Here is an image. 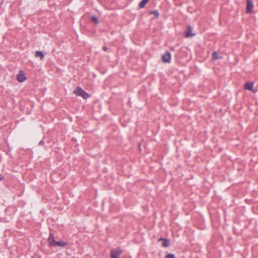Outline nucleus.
Wrapping results in <instances>:
<instances>
[{"instance_id":"1","label":"nucleus","mask_w":258,"mask_h":258,"mask_svg":"<svg viewBox=\"0 0 258 258\" xmlns=\"http://www.w3.org/2000/svg\"><path fill=\"white\" fill-rule=\"evenodd\" d=\"M49 244L51 246H57L58 247H63L68 245V243L66 241H56L54 239V236L52 234H50L48 239Z\"/></svg>"},{"instance_id":"2","label":"nucleus","mask_w":258,"mask_h":258,"mask_svg":"<svg viewBox=\"0 0 258 258\" xmlns=\"http://www.w3.org/2000/svg\"><path fill=\"white\" fill-rule=\"evenodd\" d=\"M74 93L78 96H81L84 99H87L90 96L88 93L80 87L76 88L74 90Z\"/></svg>"},{"instance_id":"3","label":"nucleus","mask_w":258,"mask_h":258,"mask_svg":"<svg viewBox=\"0 0 258 258\" xmlns=\"http://www.w3.org/2000/svg\"><path fill=\"white\" fill-rule=\"evenodd\" d=\"M27 79L24 72L22 70H20L18 74L17 75V80L20 82L22 83Z\"/></svg>"},{"instance_id":"4","label":"nucleus","mask_w":258,"mask_h":258,"mask_svg":"<svg viewBox=\"0 0 258 258\" xmlns=\"http://www.w3.org/2000/svg\"><path fill=\"white\" fill-rule=\"evenodd\" d=\"M162 59L164 62H170L171 61V54L169 52H166L162 55Z\"/></svg>"},{"instance_id":"5","label":"nucleus","mask_w":258,"mask_h":258,"mask_svg":"<svg viewBox=\"0 0 258 258\" xmlns=\"http://www.w3.org/2000/svg\"><path fill=\"white\" fill-rule=\"evenodd\" d=\"M121 253L120 249H115L111 251V256L112 258H119V255Z\"/></svg>"},{"instance_id":"6","label":"nucleus","mask_w":258,"mask_h":258,"mask_svg":"<svg viewBox=\"0 0 258 258\" xmlns=\"http://www.w3.org/2000/svg\"><path fill=\"white\" fill-rule=\"evenodd\" d=\"M253 5L250 0H247L246 10L247 13H251L252 11Z\"/></svg>"},{"instance_id":"7","label":"nucleus","mask_w":258,"mask_h":258,"mask_svg":"<svg viewBox=\"0 0 258 258\" xmlns=\"http://www.w3.org/2000/svg\"><path fill=\"white\" fill-rule=\"evenodd\" d=\"M245 88L248 90L251 91L253 92H255L256 90L253 88V83L251 82H248L245 84Z\"/></svg>"},{"instance_id":"8","label":"nucleus","mask_w":258,"mask_h":258,"mask_svg":"<svg viewBox=\"0 0 258 258\" xmlns=\"http://www.w3.org/2000/svg\"><path fill=\"white\" fill-rule=\"evenodd\" d=\"M195 35V34L192 33V28L190 26H188L187 28V30L186 32V37H193Z\"/></svg>"},{"instance_id":"9","label":"nucleus","mask_w":258,"mask_h":258,"mask_svg":"<svg viewBox=\"0 0 258 258\" xmlns=\"http://www.w3.org/2000/svg\"><path fill=\"white\" fill-rule=\"evenodd\" d=\"M212 58L213 59H221L222 56L219 55L217 52L215 51L212 53Z\"/></svg>"},{"instance_id":"10","label":"nucleus","mask_w":258,"mask_h":258,"mask_svg":"<svg viewBox=\"0 0 258 258\" xmlns=\"http://www.w3.org/2000/svg\"><path fill=\"white\" fill-rule=\"evenodd\" d=\"M35 55L36 57H39L40 59H42L44 57V54L41 51H36Z\"/></svg>"},{"instance_id":"11","label":"nucleus","mask_w":258,"mask_h":258,"mask_svg":"<svg viewBox=\"0 0 258 258\" xmlns=\"http://www.w3.org/2000/svg\"><path fill=\"white\" fill-rule=\"evenodd\" d=\"M149 14H150V15H153L154 18H157L159 15V14L157 10H154V11H151Z\"/></svg>"},{"instance_id":"12","label":"nucleus","mask_w":258,"mask_h":258,"mask_svg":"<svg viewBox=\"0 0 258 258\" xmlns=\"http://www.w3.org/2000/svg\"><path fill=\"white\" fill-rule=\"evenodd\" d=\"M149 0H142L139 4V7L143 8L145 7V5L149 2Z\"/></svg>"},{"instance_id":"13","label":"nucleus","mask_w":258,"mask_h":258,"mask_svg":"<svg viewBox=\"0 0 258 258\" xmlns=\"http://www.w3.org/2000/svg\"><path fill=\"white\" fill-rule=\"evenodd\" d=\"M170 242L167 239H163V241L162 242V246L163 247H167L169 245Z\"/></svg>"},{"instance_id":"14","label":"nucleus","mask_w":258,"mask_h":258,"mask_svg":"<svg viewBox=\"0 0 258 258\" xmlns=\"http://www.w3.org/2000/svg\"><path fill=\"white\" fill-rule=\"evenodd\" d=\"M91 19L96 24L99 23L98 20L95 16H91Z\"/></svg>"},{"instance_id":"15","label":"nucleus","mask_w":258,"mask_h":258,"mask_svg":"<svg viewBox=\"0 0 258 258\" xmlns=\"http://www.w3.org/2000/svg\"><path fill=\"white\" fill-rule=\"evenodd\" d=\"M165 258H176V257L174 254L170 253V254H167Z\"/></svg>"},{"instance_id":"16","label":"nucleus","mask_w":258,"mask_h":258,"mask_svg":"<svg viewBox=\"0 0 258 258\" xmlns=\"http://www.w3.org/2000/svg\"><path fill=\"white\" fill-rule=\"evenodd\" d=\"M3 179V176L0 175V181H1V180Z\"/></svg>"},{"instance_id":"17","label":"nucleus","mask_w":258,"mask_h":258,"mask_svg":"<svg viewBox=\"0 0 258 258\" xmlns=\"http://www.w3.org/2000/svg\"><path fill=\"white\" fill-rule=\"evenodd\" d=\"M107 47H103V49H104V50H105V51L107 50Z\"/></svg>"},{"instance_id":"18","label":"nucleus","mask_w":258,"mask_h":258,"mask_svg":"<svg viewBox=\"0 0 258 258\" xmlns=\"http://www.w3.org/2000/svg\"><path fill=\"white\" fill-rule=\"evenodd\" d=\"M162 240L161 238H160V239H159V240Z\"/></svg>"}]
</instances>
